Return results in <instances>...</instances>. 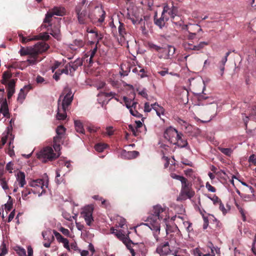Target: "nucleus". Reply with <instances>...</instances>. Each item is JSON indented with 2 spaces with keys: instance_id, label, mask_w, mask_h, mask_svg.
I'll return each instance as SVG.
<instances>
[{
  "instance_id": "nucleus-55",
  "label": "nucleus",
  "mask_w": 256,
  "mask_h": 256,
  "mask_svg": "<svg viewBox=\"0 0 256 256\" xmlns=\"http://www.w3.org/2000/svg\"><path fill=\"white\" fill-rule=\"evenodd\" d=\"M17 254L20 256H26V250L22 248L18 247V249L16 250Z\"/></svg>"
},
{
  "instance_id": "nucleus-29",
  "label": "nucleus",
  "mask_w": 256,
  "mask_h": 256,
  "mask_svg": "<svg viewBox=\"0 0 256 256\" xmlns=\"http://www.w3.org/2000/svg\"><path fill=\"white\" fill-rule=\"evenodd\" d=\"M152 108L156 112L158 116H160V114H163L164 112V109L160 105H158L157 103H154L152 104Z\"/></svg>"
},
{
  "instance_id": "nucleus-11",
  "label": "nucleus",
  "mask_w": 256,
  "mask_h": 256,
  "mask_svg": "<svg viewBox=\"0 0 256 256\" xmlns=\"http://www.w3.org/2000/svg\"><path fill=\"white\" fill-rule=\"evenodd\" d=\"M241 184L242 185V188L241 187V197L246 200L254 196V190L251 186L242 181Z\"/></svg>"
},
{
  "instance_id": "nucleus-52",
  "label": "nucleus",
  "mask_w": 256,
  "mask_h": 256,
  "mask_svg": "<svg viewBox=\"0 0 256 256\" xmlns=\"http://www.w3.org/2000/svg\"><path fill=\"white\" fill-rule=\"evenodd\" d=\"M219 209L224 214H226L227 213L228 210H230V207L227 206V207H228V209L226 210L223 204L220 202L219 204Z\"/></svg>"
},
{
  "instance_id": "nucleus-51",
  "label": "nucleus",
  "mask_w": 256,
  "mask_h": 256,
  "mask_svg": "<svg viewBox=\"0 0 256 256\" xmlns=\"http://www.w3.org/2000/svg\"><path fill=\"white\" fill-rule=\"evenodd\" d=\"M123 100H124V101L125 102V104L128 108H132V105H131V102L132 101V100L128 98L126 96H124Z\"/></svg>"
},
{
  "instance_id": "nucleus-46",
  "label": "nucleus",
  "mask_w": 256,
  "mask_h": 256,
  "mask_svg": "<svg viewBox=\"0 0 256 256\" xmlns=\"http://www.w3.org/2000/svg\"><path fill=\"white\" fill-rule=\"evenodd\" d=\"M101 94H102V96H103L106 98H108V97L114 98L117 101H118V100L117 98H114V96L116 95V94L115 92H102L101 93Z\"/></svg>"
},
{
  "instance_id": "nucleus-18",
  "label": "nucleus",
  "mask_w": 256,
  "mask_h": 256,
  "mask_svg": "<svg viewBox=\"0 0 256 256\" xmlns=\"http://www.w3.org/2000/svg\"><path fill=\"white\" fill-rule=\"evenodd\" d=\"M68 64L70 65V75L72 76L73 73L77 70L78 67L82 64V61L80 58H77L74 62H69Z\"/></svg>"
},
{
  "instance_id": "nucleus-5",
  "label": "nucleus",
  "mask_w": 256,
  "mask_h": 256,
  "mask_svg": "<svg viewBox=\"0 0 256 256\" xmlns=\"http://www.w3.org/2000/svg\"><path fill=\"white\" fill-rule=\"evenodd\" d=\"M181 183L182 188L178 200H184L192 198L195 194V192L192 190V184L187 178H186Z\"/></svg>"
},
{
  "instance_id": "nucleus-25",
  "label": "nucleus",
  "mask_w": 256,
  "mask_h": 256,
  "mask_svg": "<svg viewBox=\"0 0 256 256\" xmlns=\"http://www.w3.org/2000/svg\"><path fill=\"white\" fill-rule=\"evenodd\" d=\"M12 74L8 70L4 72L2 74V79L0 80L1 83L6 86L10 82L8 81L9 80L12 78Z\"/></svg>"
},
{
  "instance_id": "nucleus-49",
  "label": "nucleus",
  "mask_w": 256,
  "mask_h": 256,
  "mask_svg": "<svg viewBox=\"0 0 256 256\" xmlns=\"http://www.w3.org/2000/svg\"><path fill=\"white\" fill-rule=\"evenodd\" d=\"M218 149L222 153L226 156H230L232 153V150L230 148H222L219 147Z\"/></svg>"
},
{
  "instance_id": "nucleus-27",
  "label": "nucleus",
  "mask_w": 256,
  "mask_h": 256,
  "mask_svg": "<svg viewBox=\"0 0 256 256\" xmlns=\"http://www.w3.org/2000/svg\"><path fill=\"white\" fill-rule=\"evenodd\" d=\"M162 52L166 54L164 58L168 59L170 56H172L175 52V48L172 46H168L167 48H164Z\"/></svg>"
},
{
  "instance_id": "nucleus-15",
  "label": "nucleus",
  "mask_w": 256,
  "mask_h": 256,
  "mask_svg": "<svg viewBox=\"0 0 256 256\" xmlns=\"http://www.w3.org/2000/svg\"><path fill=\"white\" fill-rule=\"evenodd\" d=\"M17 79H12L8 84L6 88L8 91V98L9 100L15 92L16 82Z\"/></svg>"
},
{
  "instance_id": "nucleus-19",
  "label": "nucleus",
  "mask_w": 256,
  "mask_h": 256,
  "mask_svg": "<svg viewBox=\"0 0 256 256\" xmlns=\"http://www.w3.org/2000/svg\"><path fill=\"white\" fill-rule=\"evenodd\" d=\"M0 102H2L0 108V112L6 118H10V114L8 111V105L6 99L3 100L0 99Z\"/></svg>"
},
{
  "instance_id": "nucleus-53",
  "label": "nucleus",
  "mask_w": 256,
  "mask_h": 256,
  "mask_svg": "<svg viewBox=\"0 0 256 256\" xmlns=\"http://www.w3.org/2000/svg\"><path fill=\"white\" fill-rule=\"evenodd\" d=\"M94 38L96 40V44L98 45L100 41L103 38V36L100 34H98V32H96L94 34Z\"/></svg>"
},
{
  "instance_id": "nucleus-50",
  "label": "nucleus",
  "mask_w": 256,
  "mask_h": 256,
  "mask_svg": "<svg viewBox=\"0 0 256 256\" xmlns=\"http://www.w3.org/2000/svg\"><path fill=\"white\" fill-rule=\"evenodd\" d=\"M18 36L20 37V40L22 44H26L28 42L33 40V38H28L24 36L22 33H18Z\"/></svg>"
},
{
  "instance_id": "nucleus-61",
  "label": "nucleus",
  "mask_w": 256,
  "mask_h": 256,
  "mask_svg": "<svg viewBox=\"0 0 256 256\" xmlns=\"http://www.w3.org/2000/svg\"><path fill=\"white\" fill-rule=\"evenodd\" d=\"M208 246L210 248L211 250V253H214V251H216V252H218V251H220V249L218 248L217 247H214L213 244L210 242L208 244Z\"/></svg>"
},
{
  "instance_id": "nucleus-64",
  "label": "nucleus",
  "mask_w": 256,
  "mask_h": 256,
  "mask_svg": "<svg viewBox=\"0 0 256 256\" xmlns=\"http://www.w3.org/2000/svg\"><path fill=\"white\" fill-rule=\"evenodd\" d=\"M184 224L186 226V230L188 232H190L192 230V223L189 222H184Z\"/></svg>"
},
{
  "instance_id": "nucleus-3",
  "label": "nucleus",
  "mask_w": 256,
  "mask_h": 256,
  "mask_svg": "<svg viewBox=\"0 0 256 256\" xmlns=\"http://www.w3.org/2000/svg\"><path fill=\"white\" fill-rule=\"evenodd\" d=\"M178 245L176 238L172 237L168 241L164 242L158 245L156 249V252L160 256H166L174 250V248H178Z\"/></svg>"
},
{
  "instance_id": "nucleus-56",
  "label": "nucleus",
  "mask_w": 256,
  "mask_h": 256,
  "mask_svg": "<svg viewBox=\"0 0 256 256\" xmlns=\"http://www.w3.org/2000/svg\"><path fill=\"white\" fill-rule=\"evenodd\" d=\"M74 44L75 46L80 48L82 47L84 45V42L82 40H76L74 42Z\"/></svg>"
},
{
  "instance_id": "nucleus-62",
  "label": "nucleus",
  "mask_w": 256,
  "mask_h": 256,
  "mask_svg": "<svg viewBox=\"0 0 256 256\" xmlns=\"http://www.w3.org/2000/svg\"><path fill=\"white\" fill-rule=\"evenodd\" d=\"M210 198L213 202L214 204H218L219 203L221 202V200L216 196H214L212 198L209 197Z\"/></svg>"
},
{
  "instance_id": "nucleus-58",
  "label": "nucleus",
  "mask_w": 256,
  "mask_h": 256,
  "mask_svg": "<svg viewBox=\"0 0 256 256\" xmlns=\"http://www.w3.org/2000/svg\"><path fill=\"white\" fill-rule=\"evenodd\" d=\"M206 187L209 192H216V189L214 187L212 186L208 182H207L206 184Z\"/></svg>"
},
{
  "instance_id": "nucleus-34",
  "label": "nucleus",
  "mask_w": 256,
  "mask_h": 256,
  "mask_svg": "<svg viewBox=\"0 0 256 256\" xmlns=\"http://www.w3.org/2000/svg\"><path fill=\"white\" fill-rule=\"evenodd\" d=\"M50 36L48 34V33H40L39 35L35 36L33 40H46L49 39Z\"/></svg>"
},
{
  "instance_id": "nucleus-23",
  "label": "nucleus",
  "mask_w": 256,
  "mask_h": 256,
  "mask_svg": "<svg viewBox=\"0 0 256 256\" xmlns=\"http://www.w3.org/2000/svg\"><path fill=\"white\" fill-rule=\"evenodd\" d=\"M86 2V0H82L81 2L78 3L76 7V12L78 16H85V14L82 11L83 7Z\"/></svg>"
},
{
  "instance_id": "nucleus-8",
  "label": "nucleus",
  "mask_w": 256,
  "mask_h": 256,
  "mask_svg": "<svg viewBox=\"0 0 256 256\" xmlns=\"http://www.w3.org/2000/svg\"><path fill=\"white\" fill-rule=\"evenodd\" d=\"M242 120L246 132L251 134L252 130L256 128V114H250L249 116L242 114Z\"/></svg>"
},
{
  "instance_id": "nucleus-35",
  "label": "nucleus",
  "mask_w": 256,
  "mask_h": 256,
  "mask_svg": "<svg viewBox=\"0 0 256 256\" xmlns=\"http://www.w3.org/2000/svg\"><path fill=\"white\" fill-rule=\"evenodd\" d=\"M106 146L107 145L104 144L98 143L94 146V149L96 152H101L106 148Z\"/></svg>"
},
{
  "instance_id": "nucleus-32",
  "label": "nucleus",
  "mask_w": 256,
  "mask_h": 256,
  "mask_svg": "<svg viewBox=\"0 0 256 256\" xmlns=\"http://www.w3.org/2000/svg\"><path fill=\"white\" fill-rule=\"evenodd\" d=\"M148 46L152 50H154L158 52H162L163 48L157 46L152 42H148Z\"/></svg>"
},
{
  "instance_id": "nucleus-43",
  "label": "nucleus",
  "mask_w": 256,
  "mask_h": 256,
  "mask_svg": "<svg viewBox=\"0 0 256 256\" xmlns=\"http://www.w3.org/2000/svg\"><path fill=\"white\" fill-rule=\"evenodd\" d=\"M84 220L86 223V224L88 226H90L92 222H94V218L92 216L83 215Z\"/></svg>"
},
{
  "instance_id": "nucleus-7",
  "label": "nucleus",
  "mask_w": 256,
  "mask_h": 256,
  "mask_svg": "<svg viewBox=\"0 0 256 256\" xmlns=\"http://www.w3.org/2000/svg\"><path fill=\"white\" fill-rule=\"evenodd\" d=\"M28 185L32 188V192L34 194H37L40 196L46 192L44 186L48 187V184L46 185L42 179H37L30 180L28 182Z\"/></svg>"
},
{
  "instance_id": "nucleus-60",
  "label": "nucleus",
  "mask_w": 256,
  "mask_h": 256,
  "mask_svg": "<svg viewBox=\"0 0 256 256\" xmlns=\"http://www.w3.org/2000/svg\"><path fill=\"white\" fill-rule=\"evenodd\" d=\"M70 249L73 250L74 251L76 252H80V249L78 246H77V244L76 242H72L70 244Z\"/></svg>"
},
{
  "instance_id": "nucleus-31",
  "label": "nucleus",
  "mask_w": 256,
  "mask_h": 256,
  "mask_svg": "<svg viewBox=\"0 0 256 256\" xmlns=\"http://www.w3.org/2000/svg\"><path fill=\"white\" fill-rule=\"evenodd\" d=\"M94 207L92 206H88L84 207L82 214L83 215L92 216Z\"/></svg>"
},
{
  "instance_id": "nucleus-37",
  "label": "nucleus",
  "mask_w": 256,
  "mask_h": 256,
  "mask_svg": "<svg viewBox=\"0 0 256 256\" xmlns=\"http://www.w3.org/2000/svg\"><path fill=\"white\" fill-rule=\"evenodd\" d=\"M130 65H128L127 66H126V65L122 66H121V70L122 72H120L122 75H123L124 76H126L128 75V72L130 70Z\"/></svg>"
},
{
  "instance_id": "nucleus-45",
  "label": "nucleus",
  "mask_w": 256,
  "mask_h": 256,
  "mask_svg": "<svg viewBox=\"0 0 256 256\" xmlns=\"http://www.w3.org/2000/svg\"><path fill=\"white\" fill-rule=\"evenodd\" d=\"M97 46L98 45H96V44L95 48L90 51V54H89L90 56V58L89 59L90 64L92 62V59L93 57L95 56L96 53L97 52V49H98Z\"/></svg>"
},
{
  "instance_id": "nucleus-59",
  "label": "nucleus",
  "mask_w": 256,
  "mask_h": 256,
  "mask_svg": "<svg viewBox=\"0 0 256 256\" xmlns=\"http://www.w3.org/2000/svg\"><path fill=\"white\" fill-rule=\"evenodd\" d=\"M0 249L1 250V252L0 254L2 255H6L8 253V250L6 247V245L5 244L3 243L1 246Z\"/></svg>"
},
{
  "instance_id": "nucleus-28",
  "label": "nucleus",
  "mask_w": 256,
  "mask_h": 256,
  "mask_svg": "<svg viewBox=\"0 0 256 256\" xmlns=\"http://www.w3.org/2000/svg\"><path fill=\"white\" fill-rule=\"evenodd\" d=\"M75 129L76 132L84 134V130L83 128L82 122L80 120H75L74 122Z\"/></svg>"
},
{
  "instance_id": "nucleus-6",
  "label": "nucleus",
  "mask_w": 256,
  "mask_h": 256,
  "mask_svg": "<svg viewBox=\"0 0 256 256\" xmlns=\"http://www.w3.org/2000/svg\"><path fill=\"white\" fill-rule=\"evenodd\" d=\"M60 155V153H54L51 147L47 146L38 154V158L40 160L43 162H46L48 160L52 161Z\"/></svg>"
},
{
  "instance_id": "nucleus-41",
  "label": "nucleus",
  "mask_w": 256,
  "mask_h": 256,
  "mask_svg": "<svg viewBox=\"0 0 256 256\" xmlns=\"http://www.w3.org/2000/svg\"><path fill=\"white\" fill-rule=\"evenodd\" d=\"M124 244L126 246V248L130 250L132 256H134V250L132 248V241L130 239L129 241L126 242H124Z\"/></svg>"
},
{
  "instance_id": "nucleus-20",
  "label": "nucleus",
  "mask_w": 256,
  "mask_h": 256,
  "mask_svg": "<svg viewBox=\"0 0 256 256\" xmlns=\"http://www.w3.org/2000/svg\"><path fill=\"white\" fill-rule=\"evenodd\" d=\"M68 108L60 106V100H58V108L56 117L58 120H64L66 118V111Z\"/></svg>"
},
{
  "instance_id": "nucleus-48",
  "label": "nucleus",
  "mask_w": 256,
  "mask_h": 256,
  "mask_svg": "<svg viewBox=\"0 0 256 256\" xmlns=\"http://www.w3.org/2000/svg\"><path fill=\"white\" fill-rule=\"evenodd\" d=\"M170 176L172 178L178 180L181 182L186 178L183 176L178 175L174 173H171Z\"/></svg>"
},
{
  "instance_id": "nucleus-57",
  "label": "nucleus",
  "mask_w": 256,
  "mask_h": 256,
  "mask_svg": "<svg viewBox=\"0 0 256 256\" xmlns=\"http://www.w3.org/2000/svg\"><path fill=\"white\" fill-rule=\"evenodd\" d=\"M184 46L186 50H193V47H194V45H193L191 43L189 42H184Z\"/></svg>"
},
{
  "instance_id": "nucleus-38",
  "label": "nucleus",
  "mask_w": 256,
  "mask_h": 256,
  "mask_svg": "<svg viewBox=\"0 0 256 256\" xmlns=\"http://www.w3.org/2000/svg\"><path fill=\"white\" fill-rule=\"evenodd\" d=\"M32 192V189L26 188L22 192V196L24 200L28 199V196Z\"/></svg>"
},
{
  "instance_id": "nucleus-22",
  "label": "nucleus",
  "mask_w": 256,
  "mask_h": 256,
  "mask_svg": "<svg viewBox=\"0 0 256 256\" xmlns=\"http://www.w3.org/2000/svg\"><path fill=\"white\" fill-rule=\"evenodd\" d=\"M154 23L160 28L164 26L166 21L168 20L167 17H154Z\"/></svg>"
},
{
  "instance_id": "nucleus-4",
  "label": "nucleus",
  "mask_w": 256,
  "mask_h": 256,
  "mask_svg": "<svg viewBox=\"0 0 256 256\" xmlns=\"http://www.w3.org/2000/svg\"><path fill=\"white\" fill-rule=\"evenodd\" d=\"M61 18L58 17H45L43 24L42 25V28L50 27L52 32L50 34L54 38H58V34L57 32L58 31L60 28V22Z\"/></svg>"
},
{
  "instance_id": "nucleus-21",
  "label": "nucleus",
  "mask_w": 256,
  "mask_h": 256,
  "mask_svg": "<svg viewBox=\"0 0 256 256\" xmlns=\"http://www.w3.org/2000/svg\"><path fill=\"white\" fill-rule=\"evenodd\" d=\"M26 176L24 172H18L16 176V182L18 183V184L20 187L22 188L26 184Z\"/></svg>"
},
{
  "instance_id": "nucleus-33",
  "label": "nucleus",
  "mask_w": 256,
  "mask_h": 256,
  "mask_svg": "<svg viewBox=\"0 0 256 256\" xmlns=\"http://www.w3.org/2000/svg\"><path fill=\"white\" fill-rule=\"evenodd\" d=\"M136 126L135 128H133L132 126H130V127L131 128L132 131L133 132L135 136H137L138 135L137 132L138 130V128L142 127V124L140 121L138 120V121L136 122Z\"/></svg>"
},
{
  "instance_id": "nucleus-63",
  "label": "nucleus",
  "mask_w": 256,
  "mask_h": 256,
  "mask_svg": "<svg viewBox=\"0 0 256 256\" xmlns=\"http://www.w3.org/2000/svg\"><path fill=\"white\" fill-rule=\"evenodd\" d=\"M98 128H99L96 127L94 126H89L87 128L88 131L90 133H94L96 132Z\"/></svg>"
},
{
  "instance_id": "nucleus-9",
  "label": "nucleus",
  "mask_w": 256,
  "mask_h": 256,
  "mask_svg": "<svg viewBox=\"0 0 256 256\" xmlns=\"http://www.w3.org/2000/svg\"><path fill=\"white\" fill-rule=\"evenodd\" d=\"M180 133L176 129L170 127L165 130L164 136L165 139L174 144L178 142L177 138H178Z\"/></svg>"
},
{
  "instance_id": "nucleus-16",
  "label": "nucleus",
  "mask_w": 256,
  "mask_h": 256,
  "mask_svg": "<svg viewBox=\"0 0 256 256\" xmlns=\"http://www.w3.org/2000/svg\"><path fill=\"white\" fill-rule=\"evenodd\" d=\"M66 132V128L62 126H59L56 129V136L54 138V141L60 142L64 137Z\"/></svg>"
},
{
  "instance_id": "nucleus-39",
  "label": "nucleus",
  "mask_w": 256,
  "mask_h": 256,
  "mask_svg": "<svg viewBox=\"0 0 256 256\" xmlns=\"http://www.w3.org/2000/svg\"><path fill=\"white\" fill-rule=\"evenodd\" d=\"M58 70L60 73V74H68L69 73L70 74V65L67 64L64 68H59Z\"/></svg>"
},
{
  "instance_id": "nucleus-47",
  "label": "nucleus",
  "mask_w": 256,
  "mask_h": 256,
  "mask_svg": "<svg viewBox=\"0 0 256 256\" xmlns=\"http://www.w3.org/2000/svg\"><path fill=\"white\" fill-rule=\"evenodd\" d=\"M53 233L59 242H62L66 238H64L59 232L56 230H53Z\"/></svg>"
},
{
  "instance_id": "nucleus-12",
  "label": "nucleus",
  "mask_w": 256,
  "mask_h": 256,
  "mask_svg": "<svg viewBox=\"0 0 256 256\" xmlns=\"http://www.w3.org/2000/svg\"><path fill=\"white\" fill-rule=\"evenodd\" d=\"M66 14H68V13L66 8L62 6H54L50 9L46 14L45 16H54V15L64 16Z\"/></svg>"
},
{
  "instance_id": "nucleus-54",
  "label": "nucleus",
  "mask_w": 256,
  "mask_h": 256,
  "mask_svg": "<svg viewBox=\"0 0 256 256\" xmlns=\"http://www.w3.org/2000/svg\"><path fill=\"white\" fill-rule=\"evenodd\" d=\"M8 132L6 135L3 136L2 138L1 141L0 142V149L2 148L3 146L6 143L7 140H8Z\"/></svg>"
},
{
  "instance_id": "nucleus-2",
  "label": "nucleus",
  "mask_w": 256,
  "mask_h": 256,
  "mask_svg": "<svg viewBox=\"0 0 256 256\" xmlns=\"http://www.w3.org/2000/svg\"><path fill=\"white\" fill-rule=\"evenodd\" d=\"M148 10L152 12L149 15L154 14V16H158L161 14V16H165L168 14L170 16H176L178 8L174 6L172 2H170L166 4L164 6H158L156 8L153 6V0H148Z\"/></svg>"
},
{
  "instance_id": "nucleus-24",
  "label": "nucleus",
  "mask_w": 256,
  "mask_h": 256,
  "mask_svg": "<svg viewBox=\"0 0 256 256\" xmlns=\"http://www.w3.org/2000/svg\"><path fill=\"white\" fill-rule=\"evenodd\" d=\"M183 134L180 132V133L178 138V142H176L175 145H177L180 148H184L188 144L187 140L183 138Z\"/></svg>"
},
{
  "instance_id": "nucleus-17",
  "label": "nucleus",
  "mask_w": 256,
  "mask_h": 256,
  "mask_svg": "<svg viewBox=\"0 0 256 256\" xmlns=\"http://www.w3.org/2000/svg\"><path fill=\"white\" fill-rule=\"evenodd\" d=\"M30 86H25L22 88H21L18 94L17 100L20 104H22L24 100L26 98V93L30 90Z\"/></svg>"
},
{
  "instance_id": "nucleus-1",
  "label": "nucleus",
  "mask_w": 256,
  "mask_h": 256,
  "mask_svg": "<svg viewBox=\"0 0 256 256\" xmlns=\"http://www.w3.org/2000/svg\"><path fill=\"white\" fill-rule=\"evenodd\" d=\"M168 212V208H162L160 205H156L153 206L150 214L147 218V222L145 225L148 226L153 231V235L156 242L159 240L160 220H163L166 226V230L167 234L166 240H170L172 237L175 238L173 234L168 235L169 233L172 232V227L167 222V220L170 218Z\"/></svg>"
},
{
  "instance_id": "nucleus-13",
  "label": "nucleus",
  "mask_w": 256,
  "mask_h": 256,
  "mask_svg": "<svg viewBox=\"0 0 256 256\" xmlns=\"http://www.w3.org/2000/svg\"><path fill=\"white\" fill-rule=\"evenodd\" d=\"M48 48V44L45 42L42 41L36 44L32 52H33L34 56H37L39 54H42L46 52Z\"/></svg>"
},
{
  "instance_id": "nucleus-36",
  "label": "nucleus",
  "mask_w": 256,
  "mask_h": 256,
  "mask_svg": "<svg viewBox=\"0 0 256 256\" xmlns=\"http://www.w3.org/2000/svg\"><path fill=\"white\" fill-rule=\"evenodd\" d=\"M120 20H119L120 26H118V32L122 38H124V34H126L124 25L123 23L120 22Z\"/></svg>"
},
{
  "instance_id": "nucleus-44",
  "label": "nucleus",
  "mask_w": 256,
  "mask_h": 256,
  "mask_svg": "<svg viewBox=\"0 0 256 256\" xmlns=\"http://www.w3.org/2000/svg\"><path fill=\"white\" fill-rule=\"evenodd\" d=\"M30 56L32 57V58L28 59L27 60V62L29 65H34L36 64L37 60H36V56H34L33 54V52H32L30 53Z\"/></svg>"
},
{
  "instance_id": "nucleus-14",
  "label": "nucleus",
  "mask_w": 256,
  "mask_h": 256,
  "mask_svg": "<svg viewBox=\"0 0 256 256\" xmlns=\"http://www.w3.org/2000/svg\"><path fill=\"white\" fill-rule=\"evenodd\" d=\"M42 236L44 240L46 242H44V246L46 248H50V246L51 243L54 240V236L50 232H42Z\"/></svg>"
},
{
  "instance_id": "nucleus-30",
  "label": "nucleus",
  "mask_w": 256,
  "mask_h": 256,
  "mask_svg": "<svg viewBox=\"0 0 256 256\" xmlns=\"http://www.w3.org/2000/svg\"><path fill=\"white\" fill-rule=\"evenodd\" d=\"M115 236L120 240L123 243L126 242L130 240V238L128 236H126L122 232L118 231H116L115 234Z\"/></svg>"
},
{
  "instance_id": "nucleus-10",
  "label": "nucleus",
  "mask_w": 256,
  "mask_h": 256,
  "mask_svg": "<svg viewBox=\"0 0 256 256\" xmlns=\"http://www.w3.org/2000/svg\"><path fill=\"white\" fill-rule=\"evenodd\" d=\"M66 90H64L62 94L60 96L58 100H60V106L66 108H68L73 100V95L71 91H68L64 96H63L64 93L66 92Z\"/></svg>"
},
{
  "instance_id": "nucleus-42",
  "label": "nucleus",
  "mask_w": 256,
  "mask_h": 256,
  "mask_svg": "<svg viewBox=\"0 0 256 256\" xmlns=\"http://www.w3.org/2000/svg\"><path fill=\"white\" fill-rule=\"evenodd\" d=\"M130 20L134 24H140L143 19L142 17H129Z\"/></svg>"
},
{
  "instance_id": "nucleus-40",
  "label": "nucleus",
  "mask_w": 256,
  "mask_h": 256,
  "mask_svg": "<svg viewBox=\"0 0 256 256\" xmlns=\"http://www.w3.org/2000/svg\"><path fill=\"white\" fill-rule=\"evenodd\" d=\"M0 184L4 190H8L9 188L8 184V180L6 178L0 179Z\"/></svg>"
},
{
  "instance_id": "nucleus-26",
  "label": "nucleus",
  "mask_w": 256,
  "mask_h": 256,
  "mask_svg": "<svg viewBox=\"0 0 256 256\" xmlns=\"http://www.w3.org/2000/svg\"><path fill=\"white\" fill-rule=\"evenodd\" d=\"M186 30L188 32H196V34L202 30L200 26L198 24H192L184 25Z\"/></svg>"
}]
</instances>
